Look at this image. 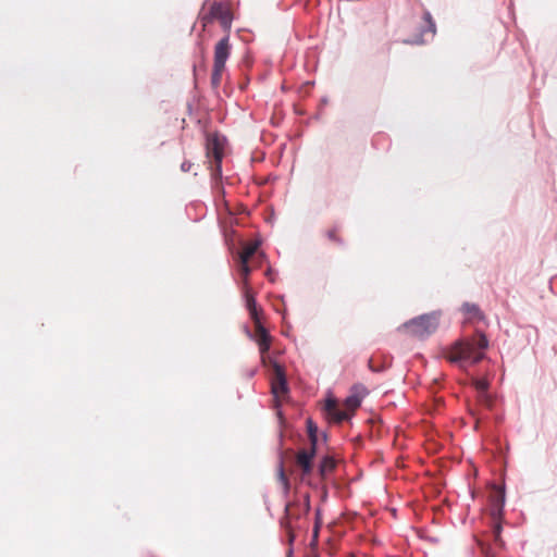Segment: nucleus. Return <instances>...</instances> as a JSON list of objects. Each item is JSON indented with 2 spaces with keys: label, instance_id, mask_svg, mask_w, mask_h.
Here are the masks:
<instances>
[{
  "label": "nucleus",
  "instance_id": "1",
  "mask_svg": "<svg viewBox=\"0 0 557 557\" xmlns=\"http://www.w3.org/2000/svg\"><path fill=\"white\" fill-rule=\"evenodd\" d=\"M488 347L486 336L476 332L472 337L455 342L445 352V358L461 369L476 364L485 357Z\"/></svg>",
  "mask_w": 557,
  "mask_h": 557
},
{
  "label": "nucleus",
  "instance_id": "2",
  "mask_svg": "<svg viewBox=\"0 0 557 557\" xmlns=\"http://www.w3.org/2000/svg\"><path fill=\"white\" fill-rule=\"evenodd\" d=\"M310 510L309 494H305L299 498L286 504L285 515L281 519V525L286 530L290 541L294 539V531L302 527V520L306 519Z\"/></svg>",
  "mask_w": 557,
  "mask_h": 557
},
{
  "label": "nucleus",
  "instance_id": "3",
  "mask_svg": "<svg viewBox=\"0 0 557 557\" xmlns=\"http://www.w3.org/2000/svg\"><path fill=\"white\" fill-rule=\"evenodd\" d=\"M438 324L440 313L431 312L404 323L399 331L417 338H425L437 330Z\"/></svg>",
  "mask_w": 557,
  "mask_h": 557
},
{
  "label": "nucleus",
  "instance_id": "4",
  "mask_svg": "<svg viewBox=\"0 0 557 557\" xmlns=\"http://www.w3.org/2000/svg\"><path fill=\"white\" fill-rule=\"evenodd\" d=\"M231 51L232 46L228 35L221 38L214 46L213 66L211 73V85L214 89H218L221 85L223 73L226 70V61L231 55Z\"/></svg>",
  "mask_w": 557,
  "mask_h": 557
},
{
  "label": "nucleus",
  "instance_id": "5",
  "mask_svg": "<svg viewBox=\"0 0 557 557\" xmlns=\"http://www.w3.org/2000/svg\"><path fill=\"white\" fill-rule=\"evenodd\" d=\"M200 22L203 27L213 21H219L224 30H230L233 16L230 8L222 2H213L207 12L200 14Z\"/></svg>",
  "mask_w": 557,
  "mask_h": 557
},
{
  "label": "nucleus",
  "instance_id": "6",
  "mask_svg": "<svg viewBox=\"0 0 557 557\" xmlns=\"http://www.w3.org/2000/svg\"><path fill=\"white\" fill-rule=\"evenodd\" d=\"M224 145V137L220 136L218 133L208 134L206 143L207 157L212 159V161H210V168L215 174H221Z\"/></svg>",
  "mask_w": 557,
  "mask_h": 557
},
{
  "label": "nucleus",
  "instance_id": "7",
  "mask_svg": "<svg viewBox=\"0 0 557 557\" xmlns=\"http://www.w3.org/2000/svg\"><path fill=\"white\" fill-rule=\"evenodd\" d=\"M271 364V391L276 399L284 398L288 393V386L284 368L274 360Z\"/></svg>",
  "mask_w": 557,
  "mask_h": 557
},
{
  "label": "nucleus",
  "instance_id": "8",
  "mask_svg": "<svg viewBox=\"0 0 557 557\" xmlns=\"http://www.w3.org/2000/svg\"><path fill=\"white\" fill-rule=\"evenodd\" d=\"M315 455V446L310 445L309 449H300L296 454V465L301 469V479L305 480L313 469V457Z\"/></svg>",
  "mask_w": 557,
  "mask_h": 557
},
{
  "label": "nucleus",
  "instance_id": "9",
  "mask_svg": "<svg viewBox=\"0 0 557 557\" xmlns=\"http://www.w3.org/2000/svg\"><path fill=\"white\" fill-rule=\"evenodd\" d=\"M423 28L421 30V34L413 39L406 40L405 42L411 44V45H423L426 40L424 39V35L430 34L431 37H433L436 33V25L435 22L432 18V15L430 12H425L423 14Z\"/></svg>",
  "mask_w": 557,
  "mask_h": 557
},
{
  "label": "nucleus",
  "instance_id": "10",
  "mask_svg": "<svg viewBox=\"0 0 557 557\" xmlns=\"http://www.w3.org/2000/svg\"><path fill=\"white\" fill-rule=\"evenodd\" d=\"M490 499L492 504L491 516L493 520L500 519L505 503L504 492L500 488L495 487L490 495Z\"/></svg>",
  "mask_w": 557,
  "mask_h": 557
},
{
  "label": "nucleus",
  "instance_id": "11",
  "mask_svg": "<svg viewBox=\"0 0 557 557\" xmlns=\"http://www.w3.org/2000/svg\"><path fill=\"white\" fill-rule=\"evenodd\" d=\"M325 411L333 421L338 423L350 418V413L346 409H339L334 399L326 400Z\"/></svg>",
  "mask_w": 557,
  "mask_h": 557
},
{
  "label": "nucleus",
  "instance_id": "12",
  "mask_svg": "<svg viewBox=\"0 0 557 557\" xmlns=\"http://www.w3.org/2000/svg\"><path fill=\"white\" fill-rule=\"evenodd\" d=\"M255 331L259 350L261 355L264 356L271 347V336L262 324H258V327H255Z\"/></svg>",
  "mask_w": 557,
  "mask_h": 557
},
{
  "label": "nucleus",
  "instance_id": "13",
  "mask_svg": "<svg viewBox=\"0 0 557 557\" xmlns=\"http://www.w3.org/2000/svg\"><path fill=\"white\" fill-rule=\"evenodd\" d=\"M259 248L258 242H252L244 246L243 250L239 253V262L245 263L249 262L250 258L256 253Z\"/></svg>",
  "mask_w": 557,
  "mask_h": 557
},
{
  "label": "nucleus",
  "instance_id": "14",
  "mask_svg": "<svg viewBox=\"0 0 557 557\" xmlns=\"http://www.w3.org/2000/svg\"><path fill=\"white\" fill-rule=\"evenodd\" d=\"M325 237L327 240H330L333 244L342 245L344 243L342 238V230L338 225H333L325 230L324 232Z\"/></svg>",
  "mask_w": 557,
  "mask_h": 557
},
{
  "label": "nucleus",
  "instance_id": "15",
  "mask_svg": "<svg viewBox=\"0 0 557 557\" xmlns=\"http://www.w3.org/2000/svg\"><path fill=\"white\" fill-rule=\"evenodd\" d=\"M335 466H336L335 460L330 456H325L321 460L320 466H319V473H320L321 478L325 479L326 475L335 469Z\"/></svg>",
  "mask_w": 557,
  "mask_h": 557
},
{
  "label": "nucleus",
  "instance_id": "16",
  "mask_svg": "<svg viewBox=\"0 0 557 557\" xmlns=\"http://www.w3.org/2000/svg\"><path fill=\"white\" fill-rule=\"evenodd\" d=\"M463 313L468 317L469 320H482L483 314L480 308L475 304L466 302L462 306Z\"/></svg>",
  "mask_w": 557,
  "mask_h": 557
},
{
  "label": "nucleus",
  "instance_id": "17",
  "mask_svg": "<svg viewBox=\"0 0 557 557\" xmlns=\"http://www.w3.org/2000/svg\"><path fill=\"white\" fill-rule=\"evenodd\" d=\"M361 397L354 394L346 398L344 406L345 409L351 414L357 408L360 407Z\"/></svg>",
  "mask_w": 557,
  "mask_h": 557
},
{
  "label": "nucleus",
  "instance_id": "18",
  "mask_svg": "<svg viewBox=\"0 0 557 557\" xmlns=\"http://www.w3.org/2000/svg\"><path fill=\"white\" fill-rule=\"evenodd\" d=\"M245 290V299H246V307L248 311L256 310L258 308L257 301L255 298L253 293L251 292L250 287L244 288Z\"/></svg>",
  "mask_w": 557,
  "mask_h": 557
},
{
  "label": "nucleus",
  "instance_id": "19",
  "mask_svg": "<svg viewBox=\"0 0 557 557\" xmlns=\"http://www.w3.org/2000/svg\"><path fill=\"white\" fill-rule=\"evenodd\" d=\"M250 272H251V268L249 267L248 262L240 263V265H239V273H240V275L243 277L244 288L250 287L249 286V282H248V277L250 275Z\"/></svg>",
  "mask_w": 557,
  "mask_h": 557
},
{
  "label": "nucleus",
  "instance_id": "20",
  "mask_svg": "<svg viewBox=\"0 0 557 557\" xmlns=\"http://www.w3.org/2000/svg\"><path fill=\"white\" fill-rule=\"evenodd\" d=\"M307 424H308V435H309V440H310V445L317 446L318 428L313 424V422L311 420H308Z\"/></svg>",
  "mask_w": 557,
  "mask_h": 557
},
{
  "label": "nucleus",
  "instance_id": "21",
  "mask_svg": "<svg viewBox=\"0 0 557 557\" xmlns=\"http://www.w3.org/2000/svg\"><path fill=\"white\" fill-rule=\"evenodd\" d=\"M277 479H278L280 483L282 484L284 492L287 493L289 491V481H288L287 475L285 474V471H284V468L282 465L280 466V469H278Z\"/></svg>",
  "mask_w": 557,
  "mask_h": 557
},
{
  "label": "nucleus",
  "instance_id": "22",
  "mask_svg": "<svg viewBox=\"0 0 557 557\" xmlns=\"http://www.w3.org/2000/svg\"><path fill=\"white\" fill-rule=\"evenodd\" d=\"M500 533H502V524H500L499 519H496V520H494V527H493V535H494L495 542H498V543L502 542Z\"/></svg>",
  "mask_w": 557,
  "mask_h": 557
},
{
  "label": "nucleus",
  "instance_id": "23",
  "mask_svg": "<svg viewBox=\"0 0 557 557\" xmlns=\"http://www.w3.org/2000/svg\"><path fill=\"white\" fill-rule=\"evenodd\" d=\"M261 309L257 308L256 310L249 311V315L253 321L255 327H258V324H262L260 320Z\"/></svg>",
  "mask_w": 557,
  "mask_h": 557
},
{
  "label": "nucleus",
  "instance_id": "24",
  "mask_svg": "<svg viewBox=\"0 0 557 557\" xmlns=\"http://www.w3.org/2000/svg\"><path fill=\"white\" fill-rule=\"evenodd\" d=\"M474 386H475V388H476L478 391H480V392H484V391H486V389H487L488 384H487V382H486V381H484V380H475V381H474Z\"/></svg>",
  "mask_w": 557,
  "mask_h": 557
},
{
  "label": "nucleus",
  "instance_id": "25",
  "mask_svg": "<svg viewBox=\"0 0 557 557\" xmlns=\"http://www.w3.org/2000/svg\"><path fill=\"white\" fill-rule=\"evenodd\" d=\"M182 168H183V170H186V169H187V165L182 164Z\"/></svg>",
  "mask_w": 557,
  "mask_h": 557
},
{
  "label": "nucleus",
  "instance_id": "26",
  "mask_svg": "<svg viewBox=\"0 0 557 557\" xmlns=\"http://www.w3.org/2000/svg\"><path fill=\"white\" fill-rule=\"evenodd\" d=\"M182 168H183V170H186V169H187V165L182 164Z\"/></svg>",
  "mask_w": 557,
  "mask_h": 557
}]
</instances>
